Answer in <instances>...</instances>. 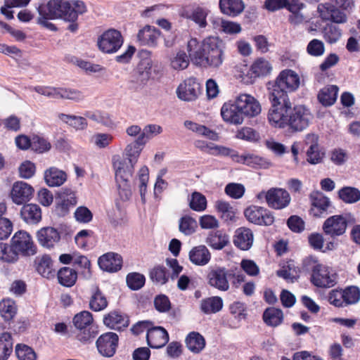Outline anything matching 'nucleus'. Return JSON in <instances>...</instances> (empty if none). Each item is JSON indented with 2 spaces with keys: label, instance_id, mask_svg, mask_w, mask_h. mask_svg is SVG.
<instances>
[{
  "label": "nucleus",
  "instance_id": "nucleus-1",
  "mask_svg": "<svg viewBox=\"0 0 360 360\" xmlns=\"http://www.w3.org/2000/svg\"><path fill=\"white\" fill-rule=\"evenodd\" d=\"M225 43L219 37L210 36L199 43L195 38L187 44L191 60L196 65L210 69H219L225 59Z\"/></svg>",
  "mask_w": 360,
  "mask_h": 360
},
{
  "label": "nucleus",
  "instance_id": "nucleus-2",
  "mask_svg": "<svg viewBox=\"0 0 360 360\" xmlns=\"http://www.w3.org/2000/svg\"><path fill=\"white\" fill-rule=\"evenodd\" d=\"M313 118L304 105L292 108L291 102L271 106L268 113L270 124L276 128L288 127L293 131H302L308 127Z\"/></svg>",
  "mask_w": 360,
  "mask_h": 360
},
{
  "label": "nucleus",
  "instance_id": "nucleus-3",
  "mask_svg": "<svg viewBox=\"0 0 360 360\" xmlns=\"http://www.w3.org/2000/svg\"><path fill=\"white\" fill-rule=\"evenodd\" d=\"M299 75L292 70H283L271 87H269L271 106L290 102L288 93L297 90L300 86Z\"/></svg>",
  "mask_w": 360,
  "mask_h": 360
},
{
  "label": "nucleus",
  "instance_id": "nucleus-4",
  "mask_svg": "<svg viewBox=\"0 0 360 360\" xmlns=\"http://www.w3.org/2000/svg\"><path fill=\"white\" fill-rule=\"evenodd\" d=\"M112 165L119 195L122 200H128L131 196L130 179L135 165L116 155L112 158Z\"/></svg>",
  "mask_w": 360,
  "mask_h": 360
},
{
  "label": "nucleus",
  "instance_id": "nucleus-5",
  "mask_svg": "<svg viewBox=\"0 0 360 360\" xmlns=\"http://www.w3.org/2000/svg\"><path fill=\"white\" fill-rule=\"evenodd\" d=\"M121 32L115 29H109L98 38L97 44L99 50L105 53H113L117 51L123 44Z\"/></svg>",
  "mask_w": 360,
  "mask_h": 360
},
{
  "label": "nucleus",
  "instance_id": "nucleus-6",
  "mask_svg": "<svg viewBox=\"0 0 360 360\" xmlns=\"http://www.w3.org/2000/svg\"><path fill=\"white\" fill-rule=\"evenodd\" d=\"M70 1L64 0H50L45 6H40L38 12L45 18L57 19L63 18L68 20Z\"/></svg>",
  "mask_w": 360,
  "mask_h": 360
},
{
  "label": "nucleus",
  "instance_id": "nucleus-7",
  "mask_svg": "<svg viewBox=\"0 0 360 360\" xmlns=\"http://www.w3.org/2000/svg\"><path fill=\"white\" fill-rule=\"evenodd\" d=\"M93 322L92 314L87 311H83L76 314L73 319V323L79 330L77 338L82 342H86L96 335V333L91 330Z\"/></svg>",
  "mask_w": 360,
  "mask_h": 360
},
{
  "label": "nucleus",
  "instance_id": "nucleus-8",
  "mask_svg": "<svg viewBox=\"0 0 360 360\" xmlns=\"http://www.w3.org/2000/svg\"><path fill=\"white\" fill-rule=\"evenodd\" d=\"M11 243L19 257V255L28 257L37 253V246L34 244L30 235L24 231L16 232L11 240Z\"/></svg>",
  "mask_w": 360,
  "mask_h": 360
},
{
  "label": "nucleus",
  "instance_id": "nucleus-9",
  "mask_svg": "<svg viewBox=\"0 0 360 360\" xmlns=\"http://www.w3.org/2000/svg\"><path fill=\"white\" fill-rule=\"evenodd\" d=\"M319 17L323 21H330L336 24L345 23L347 20L344 11L338 8L332 0L319 4L317 6Z\"/></svg>",
  "mask_w": 360,
  "mask_h": 360
},
{
  "label": "nucleus",
  "instance_id": "nucleus-10",
  "mask_svg": "<svg viewBox=\"0 0 360 360\" xmlns=\"http://www.w3.org/2000/svg\"><path fill=\"white\" fill-rule=\"evenodd\" d=\"M230 275L229 270L224 266H212L207 275V283L211 287L219 290L227 291L230 288L228 280Z\"/></svg>",
  "mask_w": 360,
  "mask_h": 360
},
{
  "label": "nucleus",
  "instance_id": "nucleus-11",
  "mask_svg": "<svg viewBox=\"0 0 360 360\" xmlns=\"http://www.w3.org/2000/svg\"><path fill=\"white\" fill-rule=\"evenodd\" d=\"M337 276L328 267L316 264L312 269L311 282L317 287L330 288L336 284Z\"/></svg>",
  "mask_w": 360,
  "mask_h": 360
},
{
  "label": "nucleus",
  "instance_id": "nucleus-12",
  "mask_svg": "<svg viewBox=\"0 0 360 360\" xmlns=\"http://www.w3.org/2000/svg\"><path fill=\"white\" fill-rule=\"evenodd\" d=\"M244 214L249 221L257 225L269 226L274 221L271 212L262 207L250 206L245 210Z\"/></svg>",
  "mask_w": 360,
  "mask_h": 360
},
{
  "label": "nucleus",
  "instance_id": "nucleus-13",
  "mask_svg": "<svg viewBox=\"0 0 360 360\" xmlns=\"http://www.w3.org/2000/svg\"><path fill=\"white\" fill-rule=\"evenodd\" d=\"M236 101L245 117H254L262 111L259 102L250 94H240L236 98Z\"/></svg>",
  "mask_w": 360,
  "mask_h": 360
},
{
  "label": "nucleus",
  "instance_id": "nucleus-14",
  "mask_svg": "<svg viewBox=\"0 0 360 360\" xmlns=\"http://www.w3.org/2000/svg\"><path fill=\"white\" fill-rule=\"evenodd\" d=\"M265 199L267 205L276 210H281L290 202L291 198L289 193L283 188H272L265 194Z\"/></svg>",
  "mask_w": 360,
  "mask_h": 360
},
{
  "label": "nucleus",
  "instance_id": "nucleus-15",
  "mask_svg": "<svg viewBox=\"0 0 360 360\" xmlns=\"http://www.w3.org/2000/svg\"><path fill=\"white\" fill-rule=\"evenodd\" d=\"M347 227V220L342 215H334L328 218L323 223V232L331 237L343 235Z\"/></svg>",
  "mask_w": 360,
  "mask_h": 360
},
{
  "label": "nucleus",
  "instance_id": "nucleus-16",
  "mask_svg": "<svg viewBox=\"0 0 360 360\" xmlns=\"http://www.w3.org/2000/svg\"><path fill=\"white\" fill-rule=\"evenodd\" d=\"M118 335L112 332L101 335L96 341V347L99 353L103 356H112L118 344Z\"/></svg>",
  "mask_w": 360,
  "mask_h": 360
},
{
  "label": "nucleus",
  "instance_id": "nucleus-17",
  "mask_svg": "<svg viewBox=\"0 0 360 360\" xmlns=\"http://www.w3.org/2000/svg\"><path fill=\"white\" fill-rule=\"evenodd\" d=\"M200 90V85L197 82L195 78H188L181 84L177 88L176 93L178 97L186 101L195 100Z\"/></svg>",
  "mask_w": 360,
  "mask_h": 360
},
{
  "label": "nucleus",
  "instance_id": "nucleus-18",
  "mask_svg": "<svg viewBox=\"0 0 360 360\" xmlns=\"http://www.w3.org/2000/svg\"><path fill=\"white\" fill-rule=\"evenodd\" d=\"M221 115L225 122L236 125L241 124L245 118L236 100L233 103H225L221 107Z\"/></svg>",
  "mask_w": 360,
  "mask_h": 360
},
{
  "label": "nucleus",
  "instance_id": "nucleus-19",
  "mask_svg": "<svg viewBox=\"0 0 360 360\" xmlns=\"http://www.w3.org/2000/svg\"><path fill=\"white\" fill-rule=\"evenodd\" d=\"M318 141L319 137L315 134H309L305 136L304 143L309 146L307 151V161L311 165L321 162L324 157V153L319 149Z\"/></svg>",
  "mask_w": 360,
  "mask_h": 360
},
{
  "label": "nucleus",
  "instance_id": "nucleus-20",
  "mask_svg": "<svg viewBox=\"0 0 360 360\" xmlns=\"http://www.w3.org/2000/svg\"><path fill=\"white\" fill-rule=\"evenodd\" d=\"M33 192L34 189L30 185L23 181H18L13 186L11 196L13 202L21 205L30 199Z\"/></svg>",
  "mask_w": 360,
  "mask_h": 360
},
{
  "label": "nucleus",
  "instance_id": "nucleus-21",
  "mask_svg": "<svg viewBox=\"0 0 360 360\" xmlns=\"http://www.w3.org/2000/svg\"><path fill=\"white\" fill-rule=\"evenodd\" d=\"M37 237L39 243L49 249L53 248L60 239L58 230L51 226L41 228L37 231Z\"/></svg>",
  "mask_w": 360,
  "mask_h": 360
},
{
  "label": "nucleus",
  "instance_id": "nucleus-22",
  "mask_svg": "<svg viewBox=\"0 0 360 360\" xmlns=\"http://www.w3.org/2000/svg\"><path fill=\"white\" fill-rule=\"evenodd\" d=\"M148 345L152 348H161L169 341V335L167 330L161 327H152L146 335Z\"/></svg>",
  "mask_w": 360,
  "mask_h": 360
},
{
  "label": "nucleus",
  "instance_id": "nucleus-23",
  "mask_svg": "<svg viewBox=\"0 0 360 360\" xmlns=\"http://www.w3.org/2000/svg\"><path fill=\"white\" fill-rule=\"evenodd\" d=\"M58 198L56 210L62 216L65 215L70 208L77 204L75 193L70 188H63L58 193Z\"/></svg>",
  "mask_w": 360,
  "mask_h": 360
},
{
  "label": "nucleus",
  "instance_id": "nucleus-24",
  "mask_svg": "<svg viewBox=\"0 0 360 360\" xmlns=\"http://www.w3.org/2000/svg\"><path fill=\"white\" fill-rule=\"evenodd\" d=\"M98 263L103 271L116 272L122 268V259L117 253L108 252L99 257Z\"/></svg>",
  "mask_w": 360,
  "mask_h": 360
},
{
  "label": "nucleus",
  "instance_id": "nucleus-25",
  "mask_svg": "<svg viewBox=\"0 0 360 360\" xmlns=\"http://www.w3.org/2000/svg\"><path fill=\"white\" fill-rule=\"evenodd\" d=\"M160 37V32L155 27L146 25L139 30L137 39L140 45L156 46Z\"/></svg>",
  "mask_w": 360,
  "mask_h": 360
},
{
  "label": "nucleus",
  "instance_id": "nucleus-26",
  "mask_svg": "<svg viewBox=\"0 0 360 360\" xmlns=\"http://www.w3.org/2000/svg\"><path fill=\"white\" fill-rule=\"evenodd\" d=\"M103 323L109 328L121 330L129 326V321L127 316L113 311L104 316Z\"/></svg>",
  "mask_w": 360,
  "mask_h": 360
},
{
  "label": "nucleus",
  "instance_id": "nucleus-27",
  "mask_svg": "<svg viewBox=\"0 0 360 360\" xmlns=\"http://www.w3.org/2000/svg\"><path fill=\"white\" fill-rule=\"evenodd\" d=\"M191 262L197 266H205L211 259V253L205 245L193 247L188 254Z\"/></svg>",
  "mask_w": 360,
  "mask_h": 360
},
{
  "label": "nucleus",
  "instance_id": "nucleus-28",
  "mask_svg": "<svg viewBox=\"0 0 360 360\" xmlns=\"http://www.w3.org/2000/svg\"><path fill=\"white\" fill-rule=\"evenodd\" d=\"M309 198L312 206L311 211L315 217H319L330 205L329 199L321 192L313 191Z\"/></svg>",
  "mask_w": 360,
  "mask_h": 360
},
{
  "label": "nucleus",
  "instance_id": "nucleus-29",
  "mask_svg": "<svg viewBox=\"0 0 360 360\" xmlns=\"http://www.w3.org/2000/svg\"><path fill=\"white\" fill-rule=\"evenodd\" d=\"M234 245L243 250H249L253 243V233L250 229L241 227L236 231Z\"/></svg>",
  "mask_w": 360,
  "mask_h": 360
},
{
  "label": "nucleus",
  "instance_id": "nucleus-30",
  "mask_svg": "<svg viewBox=\"0 0 360 360\" xmlns=\"http://www.w3.org/2000/svg\"><path fill=\"white\" fill-rule=\"evenodd\" d=\"M20 216L28 224H37L41 220V207L36 204H27L22 207Z\"/></svg>",
  "mask_w": 360,
  "mask_h": 360
},
{
  "label": "nucleus",
  "instance_id": "nucleus-31",
  "mask_svg": "<svg viewBox=\"0 0 360 360\" xmlns=\"http://www.w3.org/2000/svg\"><path fill=\"white\" fill-rule=\"evenodd\" d=\"M67 180V174L63 170L55 167H50L44 172V181L50 187H58Z\"/></svg>",
  "mask_w": 360,
  "mask_h": 360
},
{
  "label": "nucleus",
  "instance_id": "nucleus-32",
  "mask_svg": "<svg viewBox=\"0 0 360 360\" xmlns=\"http://www.w3.org/2000/svg\"><path fill=\"white\" fill-rule=\"evenodd\" d=\"M219 8L224 14L235 17L243 11L245 5L242 0H219Z\"/></svg>",
  "mask_w": 360,
  "mask_h": 360
},
{
  "label": "nucleus",
  "instance_id": "nucleus-33",
  "mask_svg": "<svg viewBox=\"0 0 360 360\" xmlns=\"http://www.w3.org/2000/svg\"><path fill=\"white\" fill-rule=\"evenodd\" d=\"M34 264L37 271L43 277L49 278L53 276V262L49 255L36 257Z\"/></svg>",
  "mask_w": 360,
  "mask_h": 360
},
{
  "label": "nucleus",
  "instance_id": "nucleus-34",
  "mask_svg": "<svg viewBox=\"0 0 360 360\" xmlns=\"http://www.w3.org/2000/svg\"><path fill=\"white\" fill-rule=\"evenodd\" d=\"M305 7L300 0H293V2L290 4V6L288 8V11L290 13L288 16V21L293 25H299L302 24L305 20V17L301 11Z\"/></svg>",
  "mask_w": 360,
  "mask_h": 360
},
{
  "label": "nucleus",
  "instance_id": "nucleus-35",
  "mask_svg": "<svg viewBox=\"0 0 360 360\" xmlns=\"http://www.w3.org/2000/svg\"><path fill=\"white\" fill-rule=\"evenodd\" d=\"M145 144L144 141H142V138L139 137L135 141L128 144L124 150V155L126 156L124 160L136 165L143 149V146Z\"/></svg>",
  "mask_w": 360,
  "mask_h": 360
},
{
  "label": "nucleus",
  "instance_id": "nucleus-36",
  "mask_svg": "<svg viewBox=\"0 0 360 360\" xmlns=\"http://www.w3.org/2000/svg\"><path fill=\"white\" fill-rule=\"evenodd\" d=\"M338 87L330 85L323 88L318 94L319 102L324 106L332 105L337 99Z\"/></svg>",
  "mask_w": 360,
  "mask_h": 360
},
{
  "label": "nucleus",
  "instance_id": "nucleus-37",
  "mask_svg": "<svg viewBox=\"0 0 360 360\" xmlns=\"http://www.w3.org/2000/svg\"><path fill=\"white\" fill-rule=\"evenodd\" d=\"M58 117L60 121L77 130H83L88 125L86 118L81 116L59 113Z\"/></svg>",
  "mask_w": 360,
  "mask_h": 360
},
{
  "label": "nucleus",
  "instance_id": "nucleus-38",
  "mask_svg": "<svg viewBox=\"0 0 360 360\" xmlns=\"http://www.w3.org/2000/svg\"><path fill=\"white\" fill-rule=\"evenodd\" d=\"M229 243V237L221 231L211 232L209 233L206 243L215 250L223 249Z\"/></svg>",
  "mask_w": 360,
  "mask_h": 360
},
{
  "label": "nucleus",
  "instance_id": "nucleus-39",
  "mask_svg": "<svg viewBox=\"0 0 360 360\" xmlns=\"http://www.w3.org/2000/svg\"><path fill=\"white\" fill-rule=\"evenodd\" d=\"M77 278V273L70 267H63L58 272V279L60 284L65 287L75 285Z\"/></svg>",
  "mask_w": 360,
  "mask_h": 360
},
{
  "label": "nucleus",
  "instance_id": "nucleus-40",
  "mask_svg": "<svg viewBox=\"0 0 360 360\" xmlns=\"http://www.w3.org/2000/svg\"><path fill=\"white\" fill-rule=\"evenodd\" d=\"M263 319L267 325L275 327L282 323L283 314L280 309L269 307L264 311Z\"/></svg>",
  "mask_w": 360,
  "mask_h": 360
},
{
  "label": "nucleus",
  "instance_id": "nucleus-41",
  "mask_svg": "<svg viewBox=\"0 0 360 360\" xmlns=\"http://www.w3.org/2000/svg\"><path fill=\"white\" fill-rule=\"evenodd\" d=\"M186 344L190 351L199 353L205 347V341L200 333L192 332L187 336Z\"/></svg>",
  "mask_w": 360,
  "mask_h": 360
},
{
  "label": "nucleus",
  "instance_id": "nucleus-42",
  "mask_svg": "<svg viewBox=\"0 0 360 360\" xmlns=\"http://www.w3.org/2000/svg\"><path fill=\"white\" fill-rule=\"evenodd\" d=\"M272 67L269 62L264 58L257 59L250 68V72L255 77L266 76L271 72Z\"/></svg>",
  "mask_w": 360,
  "mask_h": 360
},
{
  "label": "nucleus",
  "instance_id": "nucleus-43",
  "mask_svg": "<svg viewBox=\"0 0 360 360\" xmlns=\"http://www.w3.org/2000/svg\"><path fill=\"white\" fill-rule=\"evenodd\" d=\"M223 307L222 299L219 297H212L202 300L200 308L205 314L217 313Z\"/></svg>",
  "mask_w": 360,
  "mask_h": 360
},
{
  "label": "nucleus",
  "instance_id": "nucleus-44",
  "mask_svg": "<svg viewBox=\"0 0 360 360\" xmlns=\"http://www.w3.org/2000/svg\"><path fill=\"white\" fill-rule=\"evenodd\" d=\"M13 352L11 335L4 333L0 335V360H6Z\"/></svg>",
  "mask_w": 360,
  "mask_h": 360
},
{
  "label": "nucleus",
  "instance_id": "nucleus-45",
  "mask_svg": "<svg viewBox=\"0 0 360 360\" xmlns=\"http://www.w3.org/2000/svg\"><path fill=\"white\" fill-rule=\"evenodd\" d=\"M209 13V9L198 6L193 9L187 18L195 22L199 27L205 28L207 25L206 18Z\"/></svg>",
  "mask_w": 360,
  "mask_h": 360
},
{
  "label": "nucleus",
  "instance_id": "nucleus-46",
  "mask_svg": "<svg viewBox=\"0 0 360 360\" xmlns=\"http://www.w3.org/2000/svg\"><path fill=\"white\" fill-rule=\"evenodd\" d=\"M19 259L12 244L0 243V261L6 263L13 264Z\"/></svg>",
  "mask_w": 360,
  "mask_h": 360
},
{
  "label": "nucleus",
  "instance_id": "nucleus-47",
  "mask_svg": "<svg viewBox=\"0 0 360 360\" xmlns=\"http://www.w3.org/2000/svg\"><path fill=\"white\" fill-rule=\"evenodd\" d=\"M185 51H179L170 58V65L176 70H183L188 68L190 60Z\"/></svg>",
  "mask_w": 360,
  "mask_h": 360
},
{
  "label": "nucleus",
  "instance_id": "nucleus-48",
  "mask_svg": "<svg viewBox=\"0 0 360 360\" xmlns=\"http://www.w3.org/2000/svg\"><path fill=\"white\" fill-rule=\"evenodd\" d=\"M108 304V302L105 296L99 289L96 290L89 300V307L94 311H100L105 309Z\"/></svg>",
  "mask_w": 360,
  "mask_h": 360
},
{
  "label": "nucleus",
  "instance_id": "nucleus-49",
  "mask_svg": "<svg viewBox=\"0 0 360 360\" xmlns=\"http://www.w3.org/2000/svg\"><path fill=\"white\" fill-rule=\"evenodd\" d=\"M338 195L346 203H354L360 200V191L354 187H344L339 191Z\"/></svg>",
  "mask_w": 360,
  "mask_h": 360
},
{
  "label": "nucleus",
  "instance_id": "nucleus-50",
  "mask_svg": "<svg viewBox=\"0 0 360 360\" xmlns=\"http://www.w3.org/2000/svg\"><path fill=\"white\" fill-rule=\"evenodd\" d=\"M70 1V9L68 14V20L75 22L77 20L79 14H83L86 11V7L82 1L72 0Z\"/></svg>",
  "mask_w": 360,
  "mask_h": 360
},
{
  "label": "nucleus",
  "instance_id": "nucleus-51",
  "mask_svg": "<svg viewBox=\"0 0 360 360\" xmlns=\"http://www.w3.org/2000/svg\"><path fill=\"white\" fill-rule=\"evenodd\" d=\"M198 226L195 219L189 216H184L179 219V231L186 236H190L195 233Z\"/></svg>",
  "mask_w": 360,
  "mask_h": 360
},
{
  "label": "nucleus",
  "instance_id": "nucleus-52",
  "mask_svg": "<svg viewBox=\"0 0 360 360\" xmlns=\"http://www.w3.org/2000/svg\"><path fill=\"white\" fill-rule=\"evenodd\" d=\"M189 207L196 212H202L207 208V199L202 193L195 191L189 199Z\"/></svg>",
  "mask_w": 360,
  "mask_h": 360
},
{
  "label": "nucleus",
  "instance_id": "nucleus-53",
  "mask_svg": "<svg viewBox=\"0 0 360 360\" xmlns=\"http://www.w3.org/2000/svg\"><path fill=\"white\" fill-rule=\"evenodd\" d=\"M323 38L326 42L333 44L336 43L342 36L341 30L332 24L327 25L323 31Z\"/></svg>",
  "mask_w": 360,
  "mask_h": 360
},
{
  "label": "nucleus",
  "instance_id": "nucleus-54",
  "mask_svg": "<svg viewBox=\"0 0 360 360\" xmlns=\"http://www.w3.org/2000/svg\"><path fill=\"white\" fill-rule=\"evenodd\" d=\"M237 162L246 165L253 168H261V167H266L267 165L260 157L251 154L239 155Z\"/></svg>",
  "mask_w": 360,
  "mask_h": 360
},
{
  "label": "nucleus",
  "instance_id": "nucleus-55",
  "mask_svg": "<svg viewBox=\"0 0 360 360\" xmlns=\"http://www.w3.org/2000/svg\"><path fill=\"white\" fill-rule=\"evenodd\" d=\"M17 308L14 301L7 299L0 302V314L5 320L11 319L16 314Z\"/></svg>",
  "mask_w": 360,
  "mask_h": 360
},
{
  "label": "nucleus",
  "instance_id": "nucleus-56",
  "mask_svg": "<svg viewBox=\"0 0 360 360\" xmlns=\"http://www.w3.org/2000/svg\"><path fill=\"white\" fill-rule=\"evenodd\" d=\"M215 207L225 221H231L235 217V211L228 202L217 200Z\"/></svg>",
  "mask_w": 360,
  "mask_h": 360
},
{
  "label": "nucleus",
  "instance_id": "nucleus-57",
  "mask_svg": "<svg viewBox=\"0 0 360 360\" xmlns=\"http://www.w3.org/2000/svg\"><path fill=\"white\" fill-rule=\"evenodd\" d=\"M345 306L353 304L360 300V290L357 287L350 286L341 291Z\"/></svg>",
  "mask_w": 360,
  "mask_h": 360
},
{
  "label": "nucleus",
  "instance_id": "nucleus-58",
  "mask_svg": "<svg viewBox=\"0 0 360 360\" xmlns=\"http://www.w3.org/2000/svg\"><path fill=\"white\" fill-rule=\"evenodd\" d=\"M126 280L128 287L133 290L141 289L144 285L146 281L145 276L136 272L129 274L127 276Z\"/></svg>",
  "mask_w": 360,
  "mask_h": 360
},
{
  "label": "nucleus",
  "instance_id": "nucleus-59",
  "mask_svg": "<svg viewBox=\"0 0 360 360\" xmlns=\"http://www.w3.org/2000/svg\"><path fill=\"white\" fill-rule=\"evenodd\" d=\"M15 354L19 360H36L37 358L34 351L26 345H17Z\"/></svg>",
  "mask_w": 360,
  "mask_h": 360
},
{
  "label": "nucleus",
  "instance_id": "nucleus-60",
  "mask_svg": "<svg viewBox=\"0 0 360 360\" xmlns=\"http://www.w3.org/2000/svg\"><path fill=\"white\" fill-rule=\"evenodd\" d=\"M61 89L62 87H53V86H37L34 87V90L43 96L51 98L60 99L61 98Z\"/></svg>",
  "mask_w": 360,
  "mask_h": 360
},
{
  "label": "nucleus",
  "instance_id": "nucleus-61",
  "mask_svg": "<svg viewBox=\"0 0 360 360\" xmlns=\"http://www.w3.org/2000/svg\"><path fill=\"white\" fill-rule=\"evenodd\" d=\"M293 0H265L264 8L270 12H274L282 8H288Z\"/></svg>",
  "mask_w": 360,
  "mask_h": 360
},
{
  "label": "nucleus",
  "instance_id": "nucleus-62",
  "mask_svg": "<svg viewBox=\"0 0 360 360\" xmlns=\"http://www.w3.org/2000/svg\"><path fill=\"white\" fill-rule=\"evenodd\" d=\"M60 99H67L75 102H80L84 99V95L82 91L78 89L62 87Z\"/></svg>",
  "mask_w": 360,
  "mask_h": 360
},
{
  "label": "nucleus",
  "instance_id": "nucleus-63",
  "mask_svg": "<svg viewBox=\"0 0 360 360\" xmlns=\"http://www.w3.org/2000/svg\"><path fill=\"white\" fill-rule=\"evenodd\" d=\"M276 274L278 277H281L288 282L293 283L297 281L298 276L297 272L294 266L288 264L281 269L277 271Z\"/></svg>",
  "mask_w": 360,
  "mask_h": 360
},
{
  "label": "nucleus",
  "instance_id": "nucleus-64",
  "mask_svg": "<svg viewBox=\"0 0 360 360\" xmlns=\"http://www.w3.org/2000/svg\"><path fill=\"white\" fill-rule=\"evenodd\" d=\"M225 193L232 198L239 199L245 193V187L243 184L229 183L225 187Z\"/></svg>",
  "mask_w": 360,
  "mask_h": 360
}]
</instances>
